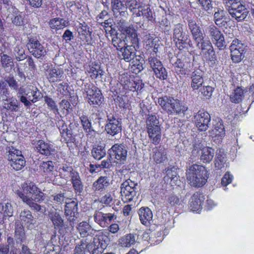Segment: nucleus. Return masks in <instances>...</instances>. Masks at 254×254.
I'll list each match as a JSON object with an SVG mask.
<instances>
[{
  "mask_svg": "<svg viewBox=\"0 0 254 254\" xmlns=\"http://www.w3.org/2000/svg\"><path fill=\"white\" fill-rule=\"evenodd\" d=\"M111 159L117 164H124L127 157V150L123 144H115L109 150Z\"/></svg>",
  "mask_w": 254,
  "mask_h": 254,
  "instance_id": "nucleus-6",
  "label": "nucleus"
},
{
  "mask_svg": "<svg viewBox=\"0 0 254 254\" xmlns=\"http://www.w3.org/2000/svg\"><path fill=\"white\" fill-rule=\"evenodd\" d=\"M7 244H8V248H10V254H21L19 246L18 245H16V243H14L12 238L11 237L7 238Z\"/></svg>",
  "mask_w": 254,
  "mask_h": 254,
  "instance_id": "nucleus-48",
  "label": "nucleus"
},
{
  "mask_svg": "<svg viewBox=\"0 0 254 254\" xmlns=\"http://www.w3.org/2000/svg\"><path fill=\"white\" fill-rule=\"evenodd\" d=\"M111 4L114 13H119V15L126 17L127 12L126 11V2L125 0H111Z\"/></svg>",
  "mask_w": 254,
  "mask_h": 254,
  "instance_id": "nucleus-23",
  "label": "nucleus"
},
{
  "mask_svg": "<svg viewBox=\"0 0 254 254\" xmlns=\"http://www.w3.org/2000/svg\"><path fill=\"white\" fill-rule=\"evenodd\" d=\"M60 175L62 178L67 179L69 177L72 178L73 173H77L74 171L72 168L66 165H63L59 169Z\"/></svg>",
  "mask_w": 254,
  "mask_h": 254,
  "instance_id": "nucleus-42",
  "label": "nucleus"
},
{
  "mask_svg": "<svg viewBox=\"0 0 254 254\" xmlns=\"http://www.w3.org/2000/svg\"><path fill=\"white\" fill-rule=\"evenodd\" d=\"M204 199V196L203 194L198 192L194 193L189 201L190 210L192 211H197L200 210Z\"/></svg>",
  "mask_w": 254,
  "mask_h": 254,
  "instance_id": "nucleus-20",
  "label": "nucleus"
},
{
  "mask_svg": "<svg viewBox=\"0 0 254 254\" xmlns=\"http://www.w3.org/2000/svg\"><path fill=\"white\" fill-rule=\"evenodd\" d=\"M54 169V165L52 161L43 162L40 166V169L47 174L52 173Z\"/></svg>",
  "mask_w": 254,
  "mask_h": 254,
  "instance_id": "nucleus-52",
  "label": "nucleus"
},
{
  "mask_svg": "<svg viewBox=\"0 0 254 254\" xmlns=\"http://www.w3.org/2000/svg\"><path fill=\"white\" fill-rule=\"evenodd\" d=\"M91 153L94 159L100 160L106 155V150L104 147L101 146H98L92 149Z\"/></svg>",
  "mask_w": 254,
  "mask_h": 254,
  "instance_id": "nucleus-47",
  "label": "nucleus"
},
{
  "mask_svg": "<svg viewBox=\"0 0 254 254\" xmlns=\"http://www.w3.org/2000/svg\"><path fill=\"white\" fill-rule=\"evenodd\" d=\"M190 86L193 90H198L202 86L203 78L200 70H195L191 73Z\"/></svg>",
  "mask_w": 254,
  "mask_h": 254,
  "instance_id": "nucleus-25",
  "label": "nucleus"
},
{
  "mask_svg": "<svg viewBox=\"0 0 254 254\" xmlns=\"http://www.w3.org/2000/svg\"><path fill=\"white\" fill-rule=\"evenodd\" d=\"M138 215L141 223L148 226L153 222V214L148 207H141L138 211Z\"/></svg>",
  "mask_w": 254,
  "mask_h": 254,
  "instance_id": "nucleus-22",
  "label": "nucleus"
},
{
  "mask_svg": "<svg viewBox=\"0 0 254 254\" xmlns=\"http://www.w3.org/2000/svg\"><path fill=\"white\" fill-rule=\"evenodd\" d=\"M188 25L195 43H196L198 41H201V40L204 39V36L201 29L195 21L190 20Z\"/></svg>",
  "mask_w": 254,
  "mask_h": 254,
  "instance_id": "nucleus-21",
  "label": "nucleus"
},
{
  "mask_svg": "<svg viewBox=\"0 0 254 254\" xmlns=\"http://www.w3.org/2000/svg\"><path fill=\"white\" fill-rule=\"evenodd\" d=\"M3 107L4 109L11 112H17L19 109L18 101L15 99L6 100L4 102Z\"/></svg>",
  "mask_w": 254,
  "mask_h": 254,
  "instance_id": "nucleus-44",
  "label": "nucleus"
},
{
  "mask_svg": "<svg viewBox=\"0 0 254 254\" xmlns=\"http://www.w3.org/2000/svg\"><path fill=\"white\" fill-rule=\"evenodd\" d=\"M231 59L233 62L238 63L245 57L247 46L237 39L233 40L230 46Z\"/></svg>",
  "mask_w": 254,
  "mask_h": 254,
  "instance_id": "nucleus-7",
  "label": "nucleus"
},
{
  "mask_svg": "<svg viewBox=\"0 0 254 254\" xmlns=\"http://www.w3.org/2000/svg\"><path fill=\"white\" fill-rule=\"evenodd\" d=\"M228 11L231 17L238 22L244 21L249 13L248 9L241 3L236 8L228 9Z\"/></svg>",
  "mask_w": 254,
  "mask_h": 254,
  "instance_id": "nucleus-17",
  "label": "nucleus"
},
{
  "mask_svg": "<svg viewBox=\"0 0 254 254\" xmlns=\"http://www.w3.org/2000/svg\"><path fill=\"white\" fill-rule=\"evenodd\" d=\"M147 129L161 128L158 119L155 115H149L146 121Z\"/></svg>",
  "mask_w": 254,
  "mask_h": 254,
  "instance_id": "nucleus-43",
  "label": "nucleus"
},
{
  "mask_svg": "<svg viewBox=\"0 0 254 254\" xmlns=\"http://www.w3.org/2000/svg\"><path fill=\"white\" fill-rule=\"evenodd\" d=\"M137 183L127 179L124 182L121 186V195L124 202H130L136 196L137 192Z\"/></svg>",
  "mask_w": 254,
  "mask_h": 254,
  "instance_id": "nucleus-4",
  "label": "nucleus"
},
{
  "mask_svg": "<svg viewBox=\"0 0 254 254\" xmlns=\"http://www.w3.org/2000/svg\"><path fill=\"white\" fill-rule=\"evenodd\" d=\"M77 229L80 235L84 237L88 235V232L91 230V226L88 223L83 221L79 224Z\"/></svg>",
  "mask_w": 254,
  "mask_h": 254,
  "instance_id": "nucleus-50",
  "label": "nucleus"
},
{
  "mask_svg": "<svg viewBox=\"0 0 254 254\" xmlns=\"http://www.w3.org/2000/svg\"><path fill=\"white\" fill-rule=\"evenodd\" d=\"M45 102L48 107L53 110L55 114H59V110L55 101L51 98L47 96L44 97Z\"/></svg>",
  "mask_w": 254,
  "mask_h": 254,
  "instance_id": "nucleus-60",
  "label": "nucleus"
},
{
  "mask_svg": "<svg viewBox=\"0 0 254 254\" xmlns=\"http://www.w3.org/2000/svg\"><path fill=\"white\" fill-rule=\"evenodd\" d=\"M80 121L84 130L87 131L95 133L94 130L92 128L91 123L89 121L87 117L83 115L80 117Z\"/></svg>",
  "mask_w": 254,
  "mask_h": 254,
  "instance_id": "nucleus-54",
  "label": "nucleus"
},
{
  "mask_svg": "<svg viewBox=\"0 0 254 254\" xmlns=\"http://www.w3.org/2000/svg\"><path fill=\"white\" fill-rule=\"evenodd\" d=\"M48 215L55 228L58 229L64 227V220L60 213L56 210H51L49 212Z\"/></svg>",
  "mask_w": 254,
  "mask_h": 254,
  "instance_id": "nucleus-26",
  "label": "nucleus"
},
{
  "mask_svg": "<svg viewBox=\"0 0 254 254\" xmlns=\"http://www.w3.org/2000/svg\"><path fill=\"white\" fill-rule=\"evenodd\" d=\"M225 3L227 7V9L234 8L238 6L240 4V0H225Z\"/></svg>",
  "mask_w": 254,
  "mask_h": 254,
  "instance_id": "nucleus-64",
  "label": "nucleus"
},
{
  "mask_svg": "<svg viewBox=\"0 0 254 254\" xmlns=\"http://www.w3.org/2000/svg\"><path fill=\"white\" fill-rule=\"evenodd\" d=\"M244 96V91L240 87H237L234 92L230 95L231 101L235 103H239L242 101Z\"/></svg>",
  "mask_w": 254,
  "mask_h": 254,
  "instance_id": "nucleus-41",
  "label": "nucleus"
},
{
  "mask_svg": "<svg viewBox=\"0 0 254 254\" xmlns=\"http://www.w3.org/2000/svg\"><path fill=\"white\" fill-rule=\"evenodd\" d=\"M107 133L114 136L121 132V123L113 116L107 115V123L105 126Z\"/></svg>",
  "mask_w": 254,
  "mask_h": 254,
  "instance_id": "nucleus-14",
  "label": "nucleus"
},
{
  "mask_svg": "<svg viewBox=\"0 0 254 254\" xmlns=\"http://www.w3.org/2000/svg\"><path fill=\"white\" fill-rule=\"evenodd\" d=\"M207 173L204 166L193 164L187 171V180L191 186L201 187L206 182L208 178Z\"/></svg>",
  "mask_w": 254,
  "mask_h": 254,
  "instance_id": "nucleus-2",
  "label": "nucleus"
},
{
  "mask_svg": "<svg viewBox=\"0 0 254 254\" xmlns=\"http://www.w3.org/2000/svg\"><path fill=\"white\" fill-rule=\"evenodd\" d=\"M10 166L15 170L18 171L23 168L25 165V160L24 157L20 158L18 160L10 161Z\"/></svg>",
  "mask_w": 254,
  "mask_h": 254,
  "instance_id": "nucleus-53",
  "label": "nucleus"
},
{
  "mask_svg": "<svg viewBox=\"0 0 254 254\" xmlns=\"http://www.w3.org/2000/svg\"><path fill=\"white\" fill-rule=\"evenodd\" d=\"M94 221L99 224L101 227H106L107 225L106 213L102 212H96L94 215Z\"/></svg>",
  "mask_w": 254,
  "mask_h": 254,
  "instance_id": "nucleus-46",
  "label": "nucleus"
},
{
  "mask_svg": "<svg viewBox=\"0 0 254 254\" xmlns=\"http://www.w3.org/2000/svg\"><path fill=\"white\" fill-rule=\"evenodd\" d=\"M197 1L205 10L209 13L211 12L213 7L211 0H197Z\"/></svg>",
  "mask_w": 254,
  "mask_h": 254,
  "instance_id": "nucleus-59",
  "label": "nucleus"
},
{
  "mask_svg": "<svg viewBox=\"0 0 254 254\" xmlns=\"http://www.w3.org/2000/svg\"><path fill=\"white\" fill-rule=\"evenodd\" d=\"M166 176L165 177L170 179L171 181H176L178 179L177 174L174 168L167 169L166 170Z\"/></svg>",
  "mask_w": 254,
  "mask_h": 254,
  "instance_id": "nucleus-61",
  "label": "nucleus"
},
{
  "mask_svg": "<svg viewBox=\"0 0 254 254\" xmlns=\"http://www.w3.org/2000/svg\"><path fill=\"white\" fill-rule=\"evenodd\" d=\"M23 191L18 190L17 195L29 207L35 212L44 213L46 212V207L37 203L44 199V194L33 182H26L22 186Z\"/></svg>",
  "mask_w": 254,
  "mask_h": 254,
  "instance_id": "nucleus-1",
  "label": "nucleus"
},
{
  "mask_svg": "<svg viewBox=\"0 0 254 254\" xmlns=\"http://www.w3.org/2000/svg\"><path fill=\"white\" fill-rule=\"evenodd\" d=\"M194 123L198 129L201 131L206 130L210 122V116L206 112L199 111L194 116Z\"/></svg>",
  "mask_w": 254,
  "mask_h": 254,
  "instance_id": "nucleus-12",
  "label": "nucleus"
},
{
  "mask_svg": "<svg viewBox=\"0 0 254 254\" xmlns=\"http://www.w3.org/2000/svg\"><path fill=\"white\" fill-rule=\"evenodd\" d=\"M213 43L219 50H223L226 47L224 37L219 29L214 25L209 26L206 30Z\"/></svg>",
  "mask_w": 254,
  "mask_h": 254,
  "instance_id": "nucleus-8",
  "label": "nucleus"
},
{
  "mask_svg": "<svg viewBox=\"0 0 254 254\" xmlns=\"http://www.w3.org/2000/svg\"><path fill=\"white\" fill-rule=\"evenodd\" d=\"M60 132L65 139L68 141H72V132L71 131L67 128L66 126H63L61 128H60Z\"/></svg>",
  "mask_w": 254,
  "mask_h": 254,
  "instance_id": "nucleus-58",
  "label": "nucleus"
},
{
  "mask_svg": "<svg viewBox=\"0 0 254 254\" xmlns=\"http://www.w3.org/2000/svg\"><path fill=\"white\" fill-rule=\"evenodd\" d=\"M198 48L201 50L202 53L210 61L215 59V52L212 44L209 40L203 39L201 41L195 43Z\"/></svg>",
  "mask_w": 254,
  "mask_h": 254,
  "instance_id": "nucleus-16",
  "label": "nucleus"
},
{
  "mask_svg": "<svg viewBox=\"0 0 254 254\" xmlns=\"http://www.w3.org/2000/svg\"><path fill=\"white\" fill-rule=\"evenodd\" d=\"M114 195L113 193L108 192L101 198L100 202L106 205H111L114 202Z\"/></svg>",
  "mask_w": 254,
  "mask_h": 254,
  "instance_id": "nucleus-56",
  "label": "nucleus"
},
{
  "mask_svg": "<svg viewBox=\"0 0 254 254\" xmlns=\"http://www.w3.org/2000/svg\"><path fill=\"white\" fill-rule=\"evenodd\" d=\"M138 240L137 234L130 233L121 237L119 240V244L122 247L128 248L137 242Z\"/></svg>",
  "mask_w": 254,
  "mask_h": 254,
  "instance_id": "nucleus-24",
  "label": "nucleus"
},
{
  "mask_svg": "<svg viewBox=\"0 0 254 254\" xmlns=\"http://www.w3.org/2000/svg\"><path fill=\"white\" fill-rule=\"evenodd\" d=\"M84 91L86 93L88 102L93 107L100 106L103 102V97L101 91L92 84L85 85Z\"/></svg>",
  "mask_w": 254,
  "mask_h": 254,
  "instance_id": "nucleus-5",
  "label": "nucleus"
},
{
  "mask_svg": "<svg viewBox=\"0 0 254 254\" xmlns=\"http://www.w3.org/2000/svg\"><path fill=\"white\" fill-rule=\"evenodd\" d=\"M2 210L5 215L8 217L12 216L13 208L10 203L7 202L2 205Z\"/></svg>",
  "mask_w": 254,
  "mask_h": 254,
  "instance_id": "nucleus-62",
  "label": "nucleus"
},
{
  "mask_svg": "<svg viewBox=\"0 0 254 254\" xmlns=\"http://www.w3.org/2000/svg\"><path fill=\"white\" fill-rule=\"evenodd\" d=\"M19 218L25 225H27V227L36 223L31 212L29 210H22L20 213Z\"/></svg>",
  "mask_w": 254,
  "mask_h": 254,
  "instance_id": "nucleus-31",
  "label": "nucleus"
},
{
  "mask_svg": "<svg viewBox=\"0 0 254 254\" xmlns=\"http://www.w3.org/2000/svg\"><path fill=\"white\" fill-rule=\"evenodd\" d=\"M148 62L157 78L161 80H165L167 78V72L160 60L151 56L148 58Z\"/></svg>",
  "mask_w": 254,
  "mask_h": 254,
  "instance_id": "nucleus-11",
  "label": "nucleus"
},
{
  "mask_svg": "<svg viewBox=\"0 0 254 254\" xmlns=\"http://www.w3.org/2000/svg\"><path fill=\"white\" fill-rule=\"evenodd\" d=\"M15 239L16 245L21 244L25 239V234L23 226L20 223H16L15 227Z\"/></svg>",
  "mask_w": 254,
  "mask_h": 254,
  "instance_id": "nucleus-32",
  "label": "nucleus"
},
{
  "mask_svg": "<svg viewBox=\"0 0 254 254\" xmlns=\"http://www.w3.org/2000/svg\"><path fill=\"white\" fill-rule=\"evenodd\" d=\"M110 185L109 179L106 176L100 177L93 184L95 190H102Z\"/></svg>",
  "mask_w": 254,
  "mask_h": 254,
  "instance_id": "nucleus-34",
  "label": "nucleus"
},
{
  "mask_svg": "<svg viewBox=\"0 0 254 254\" xmlns=\"http://www.w3.org/2000/svg\"><path fill=\"white\" fill-rule=\"evenodd\" d=\"M71 179L76 193H81L83 190V187L78 173H73Z\"/></svg>",
  "mask_w": 254,
  "mask_h": 254,
  "instance_id": "nucleus-40",
  "label": "nucleus"
},
{
  "mask_svg": "<svg viewBox=\"0 0 254 254\" xmlns=\"http://www.w3.org/2000/svg\"><path fill=\"white\" fill-rule=\"evenodd\" d=\"M122 34L126 35L125 38L128 37L130 39L132 44H136L138 42V38L135 30L131 26L123 27Z\"/></svg>",
  "mask_w": 254,
  "mask_h": 254,
  "instance_id": "nucleus-33",
  "label": "nucleus"
},
{
  "mask_svg": "<svg viewBox=\"0 0 254 254\" xmlns=\"http://www.w3.org/2000/svg\"><path fill=\"white\" fill-rule=\"evenodd\" d=\"M153 13L148 5L140 6L138 7L137 16H143L148 20H152L153 18Z\"/></svg>",
  "mask_w": 254,
  "mask_h": 254,
  "instance_id": "nucleus-39",
  "label": "nucleus"
},
{
  "mask_svg": "<svg viewBox=\"0 0 254 254\" xmlns=\"http://www.w3.org/2000/svg\"><path fill=\"white\" fill-rule=\"evenodd\" d=\"M214 150L210 147H205L198 150L194 149L191 152V155L189 158V161L193 162L196 159V158L200 155V160L204 163L210 162L214 156Z\"/></svg>",
  "mask_w": 254,
  "mask_h": 254,
  "instance_id": "nucleus-10",
  "label": "nucleus"
},
{
  "mask_svg": "<svg viewBox=\"0 0 254 254\" xmlns=\"http://www.w3.org/2000/svg\"><path fill=\"white\" fill-rule=\"evenodd\" d=\"M199 91L202 95H203L206 99H209L212 94L213 88L209 85H203L199 88Z\"/></svg>",
  "mask_w": 254,
  "mask_h": 254,
  "instance_id": "nucleus-55",
  "label": "nucleus"
},
{
  "mask_svg": "<svg viewBox=\"0 0 254 254\" xmlns=\"http://www.w3.org/2000/svg\"><path fill=\"white\" fill-rule=\"evenodd\" d=\"M112 39V44L118 50H122L126 45L125 39V35L123 34L119 33L114 36Z\"/></svg>",
  "mask_w": 254,
  "mask_h": 254,
  "instance_id": "nucleus-36",
  "label": "nucleus"
},
{
  "mask_svg": "<svg viewBox=\"0 0 254 254\" xmlns=\"http://www.w3.org/2000/svg\"><path fill=\"white\" fill-rule=\"evenodd\" d=\"M226 158L225 155L217 153L215 160V168L218 170H222L224 168Z\"/></svg>",
  "mask_w": 254,
  "mask_h": 254,
  "instance_id": "nucleus-49",
  "label": "nucleus"
},
{
  "mask_svg": "<svg viewBox=\"0 0 254 254\" xmlns=\"http://www.w3.org/2000/svg\"><path fill=\"white\" fill-rule=\"evenodd\" d=\"M8 159L9 161L18 160L20 158L24 157L20 150L14 148L13 147H8L6 148Z\"/></svg>",
  "mask_w": 254,
  "mask_h": 254,
  "instance_id": "nucleus-38",
  "label": "nucleus"
},
{
  "mask_svg": "<svg viewBox=\"0 0 254 254\" xmlns=\"http://www.w3.org/2000/svg\"><path fill=\"white\" fill-rule=\"evenodd\" d=\"M149 139L154 145L159 143L161 138V128L147 129Z\"/></svg>",
  "mask_w": 254,
  "mask_h": 254,
  "instance_id": "nucleus-35",
  "label": "nucleus"
},
{
  "mask_svg": "<svg viewBox=\"0 0 254 254\" xmlns=\"http://www.w3.org/2000/svg\"><path fill=\"white\" fill-rule=\"evenodd\" d=\"M190 60L186 57H182L178 59L175 64V65L180 68H186L188 66Z\"/></svg>",
  "mask_w": 254,
  "mask_h": 254,
  "instance_id": "nucleus-57",
  "label": "nucleus"
},
{
  "mask_svg": "<svg viewBox=\"0 0 254 254\" xmlns=\"http://www.w3.org/2000/svg\"><path fill=\"white\" fill-rule=\"evenodd\" d=\"M160 26L165 31L168 32L170 30L171 24L170 22L168 20L166 16H163L161 21H159Z\"/></svg>",
  "mask_w": 254,
  "mask_h": 254,
  "instance_id": "nucleus-63",
  "label": "nucleus"
},
{
  "mask_svg": "<svg viewBox=\"0 0 254 254\" xmlns=\"http://www.w3.org/2000/svg\"><path fill=\"white\" fill-rule=\"evenodd\" d=\"M153 158L156 163L164 162L167 159V152L165 148L162 146H159L155 149Z\"/></svg>",
  "mask_w": 254,
  "mask_h": 254,
  "instance_id": "nucleus-29",
  "label": "nucleus"
},
{
  "mask_svg": "<svg viewBox=\"0 0 254 254\" xmlns=\"http://www.w3.org/2000/svg\"><path fill=\"white\" fill-rule=\"evenodd\" d=\"M68 22L63 18H55L49 22L50 28L53 30H58L67 26Z\"/></svg>",
  "mask_w": 254,
  "mask_h": 254,
  "instance_id": "nucleus-30",
  "label": "nucleus"
},
{
  "mask_svg": "<svg viewBox=\"0 0 254 254\" xmlns=\"http://www.w3.org/2000/svg\"><path fill=\"white\" fill-rule=\"evenodd\" d=\"M18 93L25 95L32 103L36 102L42 97L41 93L33 85L27 86L25 88H20Z\"/></svg>",
  "mask_w": 254,
  "mask_h": 254,
  "instance_id": "nucleus-15",
  "label": "nucleus"
},
{
  "mask_svg": "<svg viewBox=\"0 0 254 254\" xmlns=\"http://www.w3.org/2000/svg\"><path fill=\"white\" fill-rule=\"evenodd\" d=\"M80 245H77L74 250V254H84L86 251L90 252V250H95L96 247L93 244H88L86 241L82 240Z\"/></svg>",
  "mask_w": 254,
  "mask_h": 254,
  "instance_id": "nucleus-28",
  "label": "nucleus"
},
{
  "mask_svg": "<svg viewBox=\"0 0 254 254\" xmlns=\"http://www.w3.org/2000/svg\"><path fill=\"white\" fill-rule=\"evenodd\" d=\"M28 39L27 47L29 52L34 57L40 58L46 55V50L45 48L36 37L31 36L28 37Z\"/></svg>",
  "mask_w": 254,
  "mask_h": 254,
  "instance_id": "nucleus-9",
  "label": "nucleus"
},
{
  "mask_svg": "<svg viewBox=\"0 0 254 254\" xmlns=\"http://www.w3.org/2000/svg\"><path fill=\"white\" fill-rule=\"evenodd\" d=\"M1 65L5 71L10 70L14 66L13 59L6 54L0 56Z\"/></svg>",
  "mask_w": 254,
  "mask_h": 254,
  "instance_id": "nucleus-37",
  "label": "nucleus"
},
{
  "mask_svg": "<svg viewBox=\"0 0 254 254\" xmlns=\"http://www.w3.org/2000/svg\"><path fill=\"white\" fill-rule=\"evenodd\" d=\"M173 38L178 48H183V44L186 43L188 35L184 32L182 24L179 23L175 25L173 29Z\"/></svg>",
  "mask_w": 254,
  "mask_h": 254,
  "instance_id": "nucleus-13",
  "label": "nucleus"
},
{
  "mask_svg": "<svg viewBox=\"0 0 254 254\" xmlns=\"http://www.w3.org/2000/svg\"><path fill=\"white\" fill-rule=\"evenodd\" d=\"M134 49V47L131 48L129 46L126 47L122 53L121 59H123L127 62L133 60L135 56Z\"/></svg>",
  "mask_w": 254,
  "mask_h": 254,
  "instance_id": "nucleus-45",
  "label": "nucleus"
},
{
  "mask_svg": "<svg viewBox=\"0 0 254 254\" xmlns=\"http://www.w3.org/2000/svg\"><path fill=\"white\" fill-rule=\"evenodd\" d=\"M63 75V71L60 69L49 68L46 70L47 78L52 82L61 81Z\"/></svg>",
  "mask_w": 254,
  "mask_h": 254,
  "instance_id": "nucleus-27",
  "label": "nucleus"
},
{
  "mask_svg": "<svg viewBox=\"0 0 254 254\" xmlns=\"http://www.w3.org/2000/svg\"><path fill=\"white\" fill-rule=\"evenodd\" d=\"M209 135L212 137L214 141L219 143L225 134L224 126L221 122H218L214 125L213 129L209 131Z\"/></svg>",
  "mask_w": 254,
  "mask_h": 254,
  "instance_id": "nucleus-18",
  "label": "nucleus"
},
{
  "mask_svg": "<svg viewBox=\"0 0 254 254\" xmlns=\"http://www.w3.org/2000/svg\"><path fill=\"white\" fill-rule=\"evenodd\" d=\"M158 103L169 115L184 114L188 110V107L183 105L180 101L171 97L159 98Z\"/></svg>",
  "mask_w": 254,
  "mask_h": 254,
  "instance_id": "nucleus-3",
  "label": "nucleus"
},
{
  "mask_svg": "<svg viewBox=\"0 0 254 254\" xmlns=\"http://www.w3.org/2000/svg\"><path fill=\"white\" fill-rule=\"evenodd\" d=\"M36 148L40 153L47 156L54 154L55 152L54 146L49 143L45 142L43 140H39L37 141Z\"/></svg>",
  "mask_w": 254,
  "mask_h": 254,
  "instance_id": "nucleus-19",
  "label": "nucleus"
},
{
  "mask_svg": "<svg viewBox=\"0 0 254 254\" xmlns=\"http://www.w3.org/2000/svg\"><path fill=\"white\" fill-rule=\"evenodd\" d=\"M14 54L18 61H21L26 59L24 49L19 46H16L14 49Z\"/></svg>",
  "mask_w": 254,
  "mask_h": 254,
  "instance_id": "nucleus-51",
  "label": "nucleus"
}]
</instances>
